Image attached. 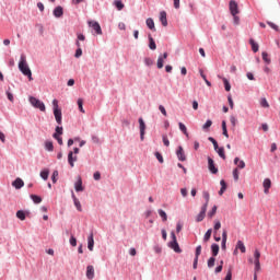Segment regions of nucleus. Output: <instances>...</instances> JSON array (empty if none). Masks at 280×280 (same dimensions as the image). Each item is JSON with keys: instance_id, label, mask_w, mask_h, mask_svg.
Returning <instances> with one entry per match:
<instances>
[{"instance_id": "nucleus-1", "label": "nucleus", "mask_w": 280, "mask_h": 280, "mask_svg": "<svg viewBox=\"0 0 280 280\" xmlns=\"http://www.w3.org/2000/svg\"><path fill=\"white\" fill-rule=\"evenodd\" d=\"M18 67H19V70L21 71V73L23 75H26V78H28L30 82H32V80H34V78H32V70L30 69V66L27 65V57L25 56V54L21 55Z\"/></svg>"}, {"instance_id": "nucleus-2", "label": "nucleus", "mask_w": 280, "mask_h": 280, "mask_svg": "<svg viewBox=\"0 0 280 280\" xmlns=\"http://www.w3.org/2000/svg\"><path fill=\"white\" fill-rule=\"evenodd\" d=\"M172 241L168 242V248H172L174 253H183L180 245H178V241L176 240V233L174 231L171 232Z\"/></svg>"}, {"instance_id": "nucleus-3", "label": "nucleus", "mask_w": 280, "mask_h": 280, "mask_svg": "<svg viewBox=\"0 0 280 280\" xmlns=\"http://www.w3.org/2000/svg\"><path fill=\"white\" fill-rule=\"evenodd\" d=\"M28 102L31 105H33L34 108H38V110H42V113H45L46 107H45V103H43V101H40L34 96H31V97H28Z\"/></svg>"}, {"instance_id": "nucleus-4", "label": "nucleus", "mask_w": 280, "mask_h": 280, "mask_svg": "<svg viewBox=\"0 0 280 280\" xmlns=\"http://www.w3.org/2000/svg\"><path fill=\"white\" fill-rule=\"evenodd\" d=\"M260 257H261V253H259V249H255L254 252L255 272H259V270H261V262L259 261Z\"/></svg>"}, {"instance_id": "nucleus-5", "label": "nucleus", "mask_w": 280, "mask_h": 280, "mask_svg": "<svg viewBox=\"0 0 280 280\" xmlns=\"http://www.w3.org/2000/svg\"><path fill=\"white\" fill-rule=\"evenodd\" d=\"M89 27H92V30L97 34L98 36H102V26L100 25V22L96 21H89L88 22Z\"/></svg>"}, {"instance_id": "nucleus-6", "label": "nucleus", "mask_w": 280, "mask_h": 280, "mask_svg": "<svg viewBox=\"0 0 280 280\" xmlns=\"http://www.w3.org/2000/svg\"><path fill=\"white\" fill-rule=\"evenodd\" d=\"M229 10L232 16L240 14V7L235 0H231L229 3Z\"/></svg>"}, {"instance_id": "nucleus-7", "label": "nucleus", "mask_w": 280, "mask_h": 280, "mask_svg": "<svg viewBox=\"0 0 280 280\" xmlns=\"http://www.w3.org/2000/svg\"><path fill=\"white\" fill-rule=\"evenodd\" d=\"M208 170L210 174H218V167L215 166V162L213 159L208 156Z\"/></svg>"}, {"instance_id": "nucleus-8", "label": "nucleus", "mask_w": 280, "mask_h": 280, "mask_svg": "<svg viewBox=\"0 0 280 280\" xmlns=\"http://www.w3.org/2000/svg\"><path fill=\"white\" fill-rule=\"evenodd\" d=\"M139 127H140V140L143 141L145 139V121H143V118H139Z\"/></svg>"}, {"instance_id": "nucleus-9", "label": "nucleus", "mask_w": 280, "mask_h": 280, "mask_svg": "<svg viewBox=\"0 0 280 280\" xmlns=\"http://www.w3.org/2000/svg\"><path fill=\"white\" fill-rule=\"evenodd\" d=\"M86 279L92 280L95 279V268L93 267V265H89L86 267Z\"/></svg>"}, {"instance_id": "nucleus-10", "label": "nucleus", "mask_w": 280, "mask_h": 280, "mask_svg": "<svg viewBox=\"0 0 280 280\" xmlns=\"http://www.w3.org/2000/svg\"><path fill=\"white\" fill-rule=\"evenodd\" d=\"M75 161H78V155L73 156V151H69L68 163H69L70 167H75Z\"/></svg>"}, {"instance_id": "nucleus-11", "label": "nucleus", "mask_w": 280, "mask_h": 280, "mask_svg": "<svg viewBox=\"0 0 280 280\" xmlns=\"http://www.w3.org/2000/svg\"><path fill=\"white\" fill-rule=\"evenodd\" d=\"M52 14L56 19H60L65 14V10L61 5H58L54 9Z\"/></svg>"}, {"instance_id": "nucleus-12", "label": "nucleus", "mask_w": 280, "mask_h": 280, "mask_svg": "<svg viewBox=\"0 0 280 280\" xmlns=\"http://www.w3.org/2000/svg\"><path fill=\"white\" fill-rule=\"evenodd\" d=\"M176 156L178 159V161H187V156H185V151L183 150V147H178L177 151H176Z\"/></svg>"}, {"instance_id": "nucleus-13", "label": "nucleus", "mask_w": 280, "mask_h": 280, "mask_svg": "<svg viewBox=\"0 0 280 280\" xmlns=\"http://www.w3.org/2000/svg\"><path fill=\"white\" fill-rule=\"evenodd\" d=\"M54 115L57 124L62 125V109H54Z\"/></svg>"}, {"instance_id": "nucleus-14", "label": "nucleus", "mask_w": 280, "mask_h": 280, "mask_svg": "<svg viewBox=\"0 0 280 280\" xmlns=\"http://www.w3.org/2000/svg\"><path fill=\"white\" fill-rule=\"evenodd\" d=\"M25 186V182H23L20 177L15 178V180L12 182V187L15 189H22V187Z\"/></svg>"}, {"instance_id": "nucleus-15", "label": "nucleus", "mask_w": 280, "mask_h": 280, "mask_svg": "<svg viewBox=\"0 0 280 280\" xmlns=\"http://www.w3.org/2000/svg\"><path fill=\"white\" fill-rule=\"evenodd\" d=\"M95 246V240L93 237V232L90 233V235L88 236V248L90 252H93V248Z\"/></svg>"}, {"instance_id": "nucleus-16", "label": "nucleus", "mask_w": 280, "mask_h": 280, "mask_svg": "<svg viewBox=\"0 0 280 280\" xmlns=\"http://www.w3.org/2000/svg\"><path fill=\"white\" fill-rule=\"evenodd\" d=\"M75 191H84V186H82V177L78 176V180L74 183Z\"/></svg>"}, {"instance_id": "nucleus-17", "label": "nucleus", "mask_w": 280, "mask_h": 280, "mask_svg": "<svg viewBox=\"0 0 280 280\" xmlns=\"http://www.w3.org/2000/svg\"><path fill=\"white\" fill-rule=\"evenodd\" d=\"M160 21H161L163 27H167V12H165V11L160 12Z\"/></svg>"}, {"instance_id": "nucleus-18", "label": "nucleus", "mask_w": 280, "mask_h": 280, "mask_svg": "<svg viewBox=\"0 0 280 280\" xmlns=\"http://www.w3.org/2000/svg\"><path fill=\"white\" fill-rule=\"evenodd\" d=\"M149 38V49H151V51H154L156 49V42H154V38L152 37V35H148Z\"/></svg>"}, {"instance_id": "nucleus-19", "label": "nucleus", "mask_w": 280, "mask_h": 280, "mask_svg": "<svg viewBox=\"0 0 280 280\" xmlns=\"http://www.w3.org/2000/svg\"><path fill=\"white\" fill-rule=\"evenodd\" d=\"M211 253H212V257H218V254L220 253V245H218L217 243H213L211 245Z\"/></svg>"}, {"instance_id": "nucleus-20", "label": "nucleus", "mask_w": 280, "mask_h": 280, "mask_svg": "<svg viewBox=\"0 0 280 280\" xmlns=\"http://www.w3.org/2000/svg\"><path fill=\"white\" fill-rule=\"evenodd\" d=\"M145 24L149 30H152V32H156V27L154 26V20L152 18H148Z\"/></svg>"}, {"instance_id": "nucleus-21", "label": "nucleus", "mask_w": 280, "mask_h": 280, "mask_svg": "<svg viewBox=\"0 0 280 280\" xmlns=\"http://www.w3.org/2000/svg\"><path fill=\"white\" fill-rule=\"evenodd\" d=\"M249 45L252 46V50L254 51V54H257V51H259V44H257L255 39L250 38Z\"/></svg>"}, {"instance_id": "nucleus-22", "label": "nucleus", "mask_w": 280, "mask_h": 280, "mask_svg": "<svg viewBox=\"0 0 280 280\" xmlns=\"http://www.w3.org/2000/svg\"><path fill=\"white\" fill-rule=\"evenodd\" d=\"M30 198L35 205H40L43 202V198L38 195H31Z\"/></svg>"}, {"instance_id": "nucleus-23", "label": "nucleus", "mask_w": 280, "mask_h": 280, "mask_svg": "<svg viewBox=\"0 0 280 280\" xmlns=\"http://www.w3.org/2000/svg\"><path fill=\"white\" fill-rule=\"evenodd\" d=\"M214 151L217 152V154H219L221 159H223V161L226 160V154H224V147H218V149Z\"/></svg>"}, {"instance_id": "nucleus-24", "label": "nucleus", "mask_w": 280, "mask_h": 280, "mask_svg": "<svg viewBox=\"0 0 280 280\" xmlns=\"http://www.w3.org/2000/svg\"><path fill=\"white\" fill-rule=\"evenodd\" d=\"M236 250H241V253H246V246L244 245V242L237 241Z\"/></svg>"}, {"instance_id": "nucleus-25", "label": "nucleus", "mask_w": 280, "mask_h": 280, "mask_svg": "<svg viewBox=\"0 0 280 280\" xmlns=\"http://www.w3.org/2000/svg\"><path fill=\"white\" fill-rule=\"evenodd\" d=\"M211 233H213V229H209L203 235V242L207 243L211 240Z\"/></svg>"}, {"instance_id": "nucleus-26", "label": "nucleus", "mask_w": 280, "mask_h": 280, "mask_svg": "<svg viewBox=\"0 0 280 280\" xmlns=\"http://www.w3.org/2000/svg\"><path fill=\"white\" fill-rule=\"evenodd\" d=\"M158 213L162 218V222H167V213L163 209H159Z\"/></svg>"}, {"instance_id": "nucleus-27", "label": "nucleus", "mask_w": 280, "mask_h": 280, "mask_svg": "<svg viewBox=\"0 0 280 280\" xmlns=\"http://www.w3.org/2000/svg\"><path fill=\"white\" fill-rule=\"evenodd\" d=\"M222 132H223V137H226V139H229V130L226 129V120H222Z\"/></svg>"}, {"instance_id": "nucleus-28", "label": "nucleus", "mask_w": 280, "mask_h": 280, "mask_svg": "<svg viewBox=\"0 0 280 280\" xmlns=\"http://www.w3.org/2000/svg\"><path fill=\"white\" fill-rule=\"evenodd\" d=\"M262 187H264V189H270V187H272V182L270 180V178L264 179Z\"/></svg>"}, {"instance_id": "nucleus-29", "label": "nucleus", "mask_w": 280, "mask_h": 280, "mask_svg": "<svg viewBox=\"0 0 280 280\" xmlns=\"http://www.w3.org/2000/svg\"><path fill=\"white\" fill-rule=\"evenodd\" d=\"M45 150H47V152H54V142L46 141L45 142Z\"/></svg>"}, {"instance_id": "nucleus-30", "label": "nucleus", "mask_w": 280, "mask_h": 280, "mask_svg": "<svg viewBox=\"0 0 280 280\" xmlns=\"http://www.w3.org/2000/svg\"><path fill=\"white\" fill-rule=\"evenodd\" d=\"M179 130L186 135V137H189V133L187 132V127L183 122H178Z\"/></svg>"}, {"instance_id": "nucleus-31", "label": "nucleus", "mask_w": 280, "mask_h": 280, "mask_svg": "<svg viewBox=\"0 0 280 280\" xmlns=\"http://www.w3.org/2000/svg\"><path fill=\"white\" fill-rule=\"evenodd\" d=\"M40 178H43V180H47L49 178V170H44L40 172Z\"/></svg>"}, {"instance_id": "nucleus-32", "label": "nucleus", "mask_w": 280, "mask_h": 280, "mask_svg": "<svg viewBox=\"0 0 280 280\" xmlns=\"http://www.w3.org/2000/svg\"><path fill=\"white\" fill-rule=\"evenodd\" d=\"M260 106L262 108H270V104L268 103V100H266V97L260 98Z\"/></svg>"}, {"instance_id": "nucleus-33", "label": "nucleus", "mask_w": 280, "mask_h": 280, "mask_svg": "<svg viewBox=\"0 0 280 280\" xmlns=\"http://www.w3.org/2000/svg\"><path fill=\"white\" fill-rule=\"evenodd\" d=\"M16 218H18V220H22V221L25 220V218H26L25 211L19 210L16 212Z\"/></svg>"}, {"instance_id": "nucleus-34", "label": "nucleus", "mask_w": 280, "mask_h": 280, "mask_svg": "<svg viewBox=\"0 0 280 280\" xmlns=\"http://www.w3.org/2000/svg\"><path fill=\"white\" fill-rule=\"evenodd\" d=\"M77 104H78L80 113H84V107H83L84 106V101L82 98H78Z\"/></svg>"}, {"instance_id": "nucleus-35", "label": "nucleus", "mask_w": 280, "mask_h": 280, "mask_svg": "<svg viewBox=\"0 0 280 280\" xmlns=\"http://www.w3.org/2000/svg\"><path fill=\"white\" fill-rule=\"evenodd\" d=\"M261 56H262L264 62H266V65H270L271 60H270V58L268 57V52L262 51V52H261Z\"/></svg>"}, {"instance_id": "nucleus-36", "label": "nucleus", "mask_w": 280, "mask_h": 280, "mask_svg": "<svg viewBox=\"0 0 280 280\" xmlns=\"http://www.w3.org/2000/svg\"><path fill=\"white\" fill-rule=\"evenodd\" d=\"M199 72H200V77L206 82L207 86H211V83H210V81L207 80V74H205V72H202V69H200Z\"/></svg>"}, {"instance_id": "nucleus-37", "label": "nucleus", "mask_w": 280, "mask_h": 280, "mask_svg": "<svg viewBox=\"0 0 280 280\" xmlns=\"http://www.w3.org/2000/svg\"><path fill=\"white\" fill-rule=\"evenodd\" d=\"M213 266H215V256L208 259V268H213Z\"/></svg>"}, {"instance_id": "nucleus-38", "label": "nucleus", "mask_w": 280, "mask_h": 280, "mask_svg": "<svg viewBox=\"0 0 280 280\" xmlns=\"http://www.w3.org/2000/svg\"><path fill=\"white\" fill-rule=\"evenodd\" d=\"M210 126H213V121H211V119H208L203 126H202V130H209Z\"/></svg>"}, {"instance_id": "nucleus-39", "label": "nucleus", "mask_w": 280, "mask_h": 280, "mask_svg": "<svg viewBox=\"0 0 280 280\" xmlns=\"http://www.w3.org/2000/svg\"><path fill=\"white\" fill-rule=\"evenodd\" d=\"M223 266H224V260H221L220 265L214 269L215 275H220V272H222Z\"/></svg>"}, {"instance_id": "nucleus-40", "label": "nucleus", "mask_w": 280, "mask_h": 280, "mask_svg": "<svg viewBox=\"0 0 280 280\" xmlns=\"http://www.w3.org/2000/svg\"><path fill=\"white\" fill-rule=\"evenodd\" d=\"M74 207L77 208V211H82V203H80V200L78 198H74Z\"/></svg>"}, {"instance_id": "nucleus-41", "label": "nucleus", "mask_w": 280, "mask_h": 280, "mask_svg": "<svg viewBox=\"0 0 280 280\" xmlns=\"http://www.w3.org/2000/svg\"><path fill=\"white\" fill-rule=\"evenodd\" d=\"M144 65L145 67H152V65H154V60H152L150 57H145Z\"/></svg>"}, {"instance_id": "nucleus-42", "label": "nucleus", "mask_w": 280, "mask_h": 280, "mask_svg": "<svg viewBox=\"0 0 280 280\" xmlns=\"http://www.w3.org/2000/svg\"><path fill=\"white\" fill-rule=\"evenodd\" d=\"M217 212H218V206H213L211 211L208 212V218H213V215H215Z\"/></svg>"}, {"instance_id": "nucleus-43", "label": "nucleus", "mask_w": 280, "mask_h": 280, "mask_svg": "<svg viewBox=\"0 0 280 280\" xmlns=\"http://www.w3.org/2000/svg\"><path fill=\"white\" fill-rule=\"evenodd\" d=\"M232 174L235 183H237V180H240V171L237 168H234Z\"/></svg>"}, {"instance_id": "nucleus-44", "label": "nucleus", "mask_w": 280, "mask_h": 280, "mask_svg": "<svg viewBox=\"0 0 280 280\" xmlns=\"http://www.w3.org/2000/svg\"><path fill=\"white\" fill-rule=\"evenodd\" d=\"M223 83H224V89L225 91H231V83L229 82V80L226 78H223Z\"/></svg>"}, {"instance_id": "nucleus-45", "label": "nucleus", "mask_w": 280, "mask_h": 280, "mask_svg": "<svg viewBox=\"0 0 280 280\" xmlns=\"http://www.w3.org/2000/svg\"><path fill=\"white\" fill-rule=\"evenodd\" d=\"M208 141H210V143H212L214 150H218V141L215 140V138L209 137Z\"/></svg>"}, {"instance_id": "nucleus-46", "label": "nucleus", "mask_w": 280, "mask_h": 280, "mask_svg": "<svg viewBox=\"0 0 280 280\" xmlns=\"http://www.w3.org/2000/svg\"><path fill=\"white\" fill-rule=\"evenodd\" d=\"M69 242H70V246H73V247L78 246V240L75 238V236L71 235Z\"/></svg>"}, {"instance_id": "nucleus-47", "label": "nucleus", "mask_w": 280, "mask_h": 280, "mask_svg": "<svg viewBox=\"0 0 280 280\" xmlns=\"http://www.w3.org/2000/svg\"><path fill=\"white\" fill-rule=\"evenodd\" d=\"M201 253H202V245H198L196 247L195 257H197V259H198V257H200Z\"/></svg>"}, {"instance_id": "nucleus-48", "label": "nucleus", "mask_w": 280, "mask_h": 280, "mask_svg": "<svg viewBox=\"0 0 280 280\" xmlns=\"http://www.w3.org/2000/svg\"><path fill=\"white\" fill-rule=\"evenodd\" d=\"M114 5L117 8V10L121 11L124 8V2H121V0H117L114 2Z\"/></svg>"}, {"instance_id": "nucleus-49", "label": "nucleus", "mask_w": 280, "mask_h": 280, "mask_svg": "<svg viewBox=\"0 0 280 280\" xmlns=\"http://www.w3.org/2000/svg\"><path fill=\"white\" fill-rule=\"evenodd\" d=\"M162 141L166 148H170V139H167V135L162 136Z\"/></svg>"}, {"instance_id": "nucleus-50", "label": "nucleus", "mask_w": 280, "mask_h": 280, "mask_svg": "<svg viewBox=\"0 0 280 280\" xmlns=\"http://www.w3.org/2000/svg\"><path fill=\"white\" fill-rule=\"evenodd\" d=\"M267 25L271 27V30H275V32H279V26L270 21L267 22Z\"/></svg>"}, {"instance_id": "nucleus-51", "label": "nucleus", "mask_w": 280, "mask_h": 280, "mask_svg": "<svg viewBox=\"0 0 280 280\" xmlns=\"http://www.w3.org/2000/svg\"><path fill=\"white\" fill-rule=\"evenodd\" d=\"M220 229H222V223L220 221H217L214 223V235L218 233V231H220Z\"/></svg>"}, {"instance_id": "nucleus-52", "label": "nucleus", "mask_w": 280, "mask_h": 280, "mask_svg": "<svg viewBox=\"0 0 280 280\" xmlns=\"http://www.w3.org/2000/svg\"><path fill=\"white\" fill-rule=\"evenodd\" d=\"M233 279V270L230 268L226 272L224 280H232Z\"/></svg>"}, {"instance_id": "nucleus-53", "label": "nucleus", "mask_w": 280, "mask_h": 280, "mask_svg": "<svg viewBox=\"0 0 280 280\" xmlns=\"http://www.w3.org/2000/svg\"><path fill=\"white\" fill-rule=\"evenodd\" d=\"M207 214H205L203 212H199L197 218H196V222H202V220H205V217Z\"/></svg>"}, {"instance_id": "nucleus-54", "label": "nucleus", "mask_w": 280, "mask_h": 280, "mask_svg": "<svg viewBox=\"0 0 280 280\" xmlns=\"http://www.w3.org/2000/svg\"><path fill=\"white\" fill-rule=\"evenodd\" d=\"M154 154L159 163H164L163 155L161 154V152L156 151Z\"/></svg>"}, {"instance_id": "nucleus-55", "label": "nucleus", "mask_w": 280, "mask_h": 280, "mask_svg": "<svg viewBox=\"0 0 280 280\" xmlns=\"http://www.w3.org/2000/svg\"><path fill=\"white\" fill-rule=\"evenodd\" d=\"M52 183H58V171H54L51 175Z\"/></svg>"}, {"instance_id": "nucleus-56", "label": "nucleus", "mask_w": 280, "mask_h": 280, "mask_svg": "<svg viewBox=\"0 0 280 280\" xmlns=\"http://www.w3.org/2000/svg\"><path fill=\"white\" fill-rule=\"evenodd\" d=\"M5 93H7V97H8L9 102H14V94H12V92H10V90H8Z\"/></svg>"}, {"instance_id": "nucleus-57", "label": "nucleus", "mask_w": 280, "mask_h": 280, "mask_svg": "<svg viewBox=\"0 0 280 280\" xmlns=\"http://www.w3.org/2000/svg\"><path fill=\"white\" fill-rule=\"evenodd\" d=\"M158 69H163V56H159L158 58Z\"/></svg>"}, {"instance_id": "nucleus-58", "label": "nucleus", "mask_w": 280, "mask_h": 280, "mask_svg": "<svg viewBox=\"0 0 280 280\" xmlns=\"http://www.w3.org/2000/svg\"><path fill=\"white\" fill-rule=\"evenodd\" d=\"M230 121L233 127L237 126V118L235 116H230Z\"/></svg>"}, {"instance_id": "nucleus-59", "label": "nucleus", "mask_w": 280, "mask_h": 280, "mask_svg": "<svg viewBox=\"0 0 280 280\" xmlns=\"http://www.w3.org/2000/svg\"><path fill=\"white\" fill-rule=\"evenodd\" d=\"M238 170H244V167H246V163L244 162V160H240L238 164H236Z\"/></svg>"}, {"instance_id": "nucleus-60", "label": "nucleus", "mask_w": 280, "mask_h": 280, "mask_svg": "<svg viewBox=\"0 0 280 280\" xmlns=\"http://www.w3.org/2000/svg\"><path fill=\"white\" fill-rule=\"evenodd\" d=\"M159 110L162 113V115H164V117H167V110H165V106L160 105Z\"/></svg>"}, {"instance_id": "nucleus-61", "label": "nucleus", "mask_w": 280, "mask_h": 280, "mask_svg": "<svg viewBox=\"0 0 280 280\" xmlns=\"http://www.w3.org/2000/svg\"><path fill=\"white\" fill-rule=\"evenodd\" d=\"M82 57V48H77L74 58H81Z\"/></svg>"}, {"instance_id": "nucleus-62", "label": "nucleus", "mask_w": 280, "mask_h": 280, "mask_svg": "<svg viewBox=\"0 0 280 280\" xmlns=\"http://www.w3.org/2000/svg\"><path fill=\"white\" fill-rule=\"evenodd\" d=\"M221 190L226 191V182L224 179L220 180Z\"/></svg>"}, {"instance_id": "nucleus-63", "label": "nucleus", "mask_w": 280, "mask_h": 280, "mask_svg": "<svg viewBox=\"0 0 280 280\" xmlns=\"http://www.w3.org/2000/svg\"><path fill=\"white\" fill-rule=\"evenodd\" d=\"M94 180H101L102 174L100 172H95L93 175Z\"/></svg>"}, {"instance_id": "nucleus-64", "label": "nucleus", "mask_w": 280, "mask_h": 280, "mask_svg": "<svg viewBox=\"0 0 280 280\" xmlns=\"http://www.w3.org/2000/svg\"><path fill=\"white\" fill-rule=\"evenodd\" d=\"M62 127H60V126H57L56 128H55V133H57V135H62Z\"/></svg>"}]
</instances>
